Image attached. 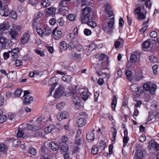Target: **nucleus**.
<instances>
[{"instance_id":"obj_1","label":"nucleus","mask_w":159,"mask_h":159,"mask_svg":"<svg viewBox=\"0 0 159 159\" xmlns=\"http://www.w3.org/2000/svg\"><path fill=\"white\" fill-rule=\"evenodd\" d=\"M98 59L97 68L100 70L107 69L109 62L108 57L105 54H101L99 56Z\"/></svg>"},{"instance_id":"obj_28","label":"nucleus","mask_w":159,"mask_h":159,"mask_svg":"<svg viewBox=\"0 0 159 159\" xmlns=\"http://www.w3.org/2000/svg\"><path fill=\"white\" fill-rule=\"evenodd\" d=\"M9 34L11 36L12 39H15L18 37L19 35L17 31L14 30H12L10 32Z\"/></svg>"},{"instance_id":"obj_44","label":"nucleus","mask_w":159,"mask_h":159,"mask_svg":"<svg viewBox=\"0 0 159 159\" xmlns=\"http://www.w3.org/2000/svg\"><path fill=\"white\" fill-rule=\"evenodd\" d=\"M36 30L39 36L41 37L43 36V34L44 32L43 31L40 27H36Z\"/></svg>"},{"instance_id":"obj_64","label":"nucleus","mask_w":159,"mask_h":159,"mask_svg":"<svg viewBox=\"0 0 159 159\" xmlns=\"http://www.w3.org/2000/svg\"><path fill=\"white\" fill-rule=\"evenodd\" d=\"M158 66L157 65H154L152 67L153 73L155 75L157 73V70L158 69Z\"/></svg>"},{"instance_id":"obj_17","label":"nucleus","mask_w":159,"mask_h":159,"mask_svg":"<svg viewBox=\"0 0 159 159\" xmlns=\"http://www.w3.org/2000/svg\"><path fill=\"white\" fill-rule=\"evenodd\" d=\"M33 97L30 95H27L25 97L24 100V103L26 105H28L33 101Z\"/></svg>"},{"instance_id":"obj_32","label":"nucleus","mask_w":159,"mask_h":159,"mask_svg":"<svg viewBox=\"0 0 159 159\" xmlns=\"http://www.w3.org/2000/svg\"><path fill=\"white\" fill-rule=\"evenodd\" d=\"M44 31H43V34L48 36L51 34L52 32L51 29L48 26H46L44 29Z\"/></svg>"},{"instance_id":"obj_49","label":"nucleus","mask_w":159,"mask_h":159,"mask_svg":"<svg viewBox=\"0 0 159 159\" xmlns=\"http://www.w3.org/2000/svg\"><path fill=\"white\" fill-rule=\"evenodd\" d=\"M15 64L16 66H19L22 64V62L21 60L16 59L15 60Z\"/></svg>"},{"instance_id":"obj_5","label":"nucleus","mask_w":159,"mask_h":159,"mask_svg":"<svg viewBox=\"0 0 159 159\" xmlns=\"http://www.w3.org/2000/svg\"><path fill=\"white\" fill-rule=\"evenodd\" d=\"M67 3L65 0H61L59 5V11L61 12H64V11H68Z\"/></svg>"},{"instance_id":"obj_58","label":"nucleus","mask_w":159,"mask_h":159,"mask_svg":"<svg viewBox=\"0 0 159 159\" xmlns=\"http://www.w3.org/2000/svg\"><path fill=\"white\" fill-rule=\"evenodd\" d=\"M150 36L151 38H155L157 36V33L155 31H152L150 33Z\"/></svg>"},{"instance_id":"obj_35","label":"nucleus","mask_w":159,"mask_h":159,"mask_svg":"<svg viewBox=\"0 0 159 159\" xmlns=\"http://www.w3.org/2000/svg\"><path fill=\"white\" fill-rule=\"evenodd\" d=\"M98 150V147L97 145H94L92 147L91 153L93 155L97 154Z\"/></svg>"},{"instance_id":"obj_53","label":"nucleus","mask_w":159,"mask_h":159,"mask_svg":"<svg viewBox=\"0 0 159 159\" xmlns=\"http://www.w3.org/2000/svg\"><path fill=\"white\" fill-rule=\"evenodd\" d=\"M68 140V138L66 136H64L61 139L60 141V143H66Z\"/></svg>"},{"instance_id":"obj_52","label":"nucleus","mask_w":159,"mask_h":159,"mask_svg":"<svg viewBox=\"0 0 159 159\" xmlns=\"http://www.w3.org/2000/svg\"><path fill=\"white\" fill-rule=\"evenodd\" d=\"M75 46V44L74 42L71 41L68 43V48L69 49H71L74 48Z\"/></svg>"},{"instance_id":"obj_33","label":"nucleus","mask_w":159,"mask_h":159,"mask_svg":"<svg viewBox=\"0 0 159 159\" xmlns=\"http://www.w3.org/2000/svg\"><path fill=\"white\" fill-rule=\"evenodd\" d=\"M92 20L90 19L85 23H87L88 25L90 26L92 28H94L96 26V24L95 22L92 21Z\"/></svg>"},{"instance_id":"obj_37","label":"nucleus","mask_w":159,"mask_h":159,"mask_svg":"<svg viewBox=\"0 0 159 159\" xmlns=\"http://www.w3.org/2000/svg\"><path fill=\"white\" fill-rule=\"evenodd\" d=\"M71 77L69 75H65L62 77V80L67 83H69L71 81Z\"/></svg>"},{"instance_id":"obj_22","label":"nucleus","mask_w":159,"mask_h":159,"mask_svg":"<svg viewBox=\"0 0 159 159\" xmlns=\"http://www.w3.org/2000/svg\"><path fill=\"white\" fill-rule=\"evenodd\" d=\"M67 112L65 111L61 113L59 116L57 117V119L60 121L63 119H66L67 117Z\"/></svg>"},{"instance_id":"obj_29","label":"nucleus","mask_w":159,"mask_h":159,"mask_svg":"<svg viewBox=\"0 0 159 159\" xmlns=\"http://www.w3.org/2000/svg\"><path fill=\"white\" fill-rule=\"evenodd\" d=\"M8 53L9 57H11V59L12 61H15L16 59H17L18 57V55L13 53L11 50L8 51Z\"/></svg>"},{"instance_id":"obj_60","label":"nucleus","mask_w":159,"mask_h":159,"mask_svg":"<svg viewBox=\"0 0 159 159\" xmlns=\"http://www.w3.org/2000/svg\"><path fill=\"white\" fill-rule=\"evenodd\" d=\"M154 86L155 85H154V86L150 87V88H149V90H150V93L152 94H153L156 90V89L155 88Z\"/></svg>"},{"instance_id":"obj_40","label":"nucleus","mask_w":159,"mask_h":159,"mask_svg":"<svg viewBox=\"0 0 159 159\" xmlns=\"http://www.w3.org/2000/svg\"><path fill=\"white\" fill-rule=\"evenodd\" d=\"M29 152L34 156H35L37 153V150L34 148L30 147L29 149Z\"/></svg>"},{"instance_id":"obj_38","label":"nucleus","mask_w":159,"mask_h":159,"mask_svg":"<svg viewBox=\"0 0 159 159\" xmlns=\"http://www.w3.org/2000/svg\"><path fill=\"white\" fill-rule=\"evenodd\" d=\"M137 7L135 9L134 11V13L135 15H138L141 13V8L139 5H137Z\"/></svg>"},{"instance_id":"obj_43","label":"nucleus","mask_w":159,"mask_h":159,"mask_svg":"<svg viewBox=\"0 0 159 159\" xmlns=\"http://www.w3.org/2000/svg\"><path fill=\"white\" fill-rule=\"evenodd\" d=\"M9 15L12 19H16L17 18V14L16 11H12L9 13Z\"/></svg>"},{"instance_id":"obj_48","label":"nucleus","mask_w":159,"mask_h":159,"mask_svg":"<svg viewBox=\"0 0 159 159\" xmlns=\"http://www.w3.org/2000/svg\"><path fill=\"white\" fill-rule=\"evenodd\" d=\"M146 15H144V14L143 13L141 12L140 14L138 15V18L139 20H142V19H145L146 18Z\"/></svg>"},{"instance_id":"obj_10","label":"nucleus","mask_w":159,"mask_h":159,"mask_svg":"<svg viewBox=\"0 0 159 159\" xmlns=\"http://www.w3.org/2000/svg\"><path fill=\"white\" fill-rule=\"evenodd\" d=\"M114 17H112L110 19L111 20L109 21L107 23V27L105 25H103V30L106 31L108 29V27L110 29H113V25L114 23Z\"/></svg>"},{"instance_id":"obj_12","label":"nucleus","mask_w":159,"mask_h":159,"mask_svg":"<svg viewBox=\"0 0 159 159\" xmlns=\"http://www.w3.org/2000/svg\"><path fill=\"white\" fill-rule=\"evenodd\" d=\"M30 39V35L29 34L25 33L22 36L20 39L21 43L24 44L27 43Z\"/></svg>"},{"instance_id":"obj_46","label":"nucleus","mask_w":159,"mask_h":159,"mask_svg":"<svg viewBox=\"0 0 159 159\" xmlns=\"http://www.w3.org/2000/svg\"><path fill=\"white\" fill-rule=\"evenodd\" d=\"M112 137L111 138V140L112 141H114L116 138V135L117 131L116 129L114 128L113 129L112 131Z\"/></svg>"},{"instance_id":"obj_13","label":"nucleus","mask_w":159,"mask_h":159,"mask_svg":"<svg viewBox=\"0 0 159 159\" xmlns=\"http://www.w3.org/2000/svg\"><path fill=\"white\" fill-rule=\"evenodd\" d=\"M73 102L77 108L78 109H79L80 106V97L77 96L74 97L73 99Z\"/></svg>"},{"instance_id":"obj_47","label":"nucleus","mask_w":159,"mask_h":159,"mask_svg":"<svg viewBox=\"0 0 159 159\" xmlns=\"http://www.w3.org/2000/svg\"><path fill=\"white\" fill-rule=\"evenodd\" d=\"M150 45L149 42L147 41H145L142 44V46L143 48H147L149 47Z\"/></svg>"},{"instance_id":"obj_45","label":"nucleus","mask_w":159,"mask_h":159,"mask_svg":"<svg viewBox=\"0 0 159 159\" xmlns=\"http://www.w3.org/2000/svg\"><path fill=\"white\" fill-rule=\"evenodd\" d=\"M96 73L99 76L102 77V79L104 78L107 76V74L106 73H103L102 71H97Z\"/></svg>"},{"instance_id":"obj_9","label":"nucleus","mask_w":159,"mask_h":159,"mask_svg":"<svg viewBox=\"0 0 159 159\" xmlns=\"http://www.w3.org/2000/svg\"><path fill=\"white\" fill-rule=\"evenodd\" d=\"M63 92V87L61 86H60L55 90L54 94V97L56 98H58L62 95Z\"/></svg>"},{"instance_id":"obj_57","label":"nucleus","mask_w":159,"mask_h":159,"mask_svg":"<svg viewBox=\"0 0 159 159\" xmlns=\"http://www.w3.org/2000/svg\"><path fill=\"white\" fill-rule=\"evenodd\" d=\"M150 0H148L145 2V5L146 7L150 9L151 7L152 3L150 2Z\"/></svg>"},{"instance_id":"obj_11","label":"nucleus","mask_w":159,"mask_h":159,"mask_svg":"<svg viewBox=\"0 0 159 159\" xmlns=\"http://www.w3.org/2000/svg\"><path fill=\"white\" fill-rule=\"evenodd\" d=\"M94 131V130H93L87 134L86 138L89 142H91L94 139L95 136L93 133Z\"/></svg>"},{"instance_id":"obj_8","label":"nucleus","mask_w":159,"mask_h":159,"mask_svg":"<svg viewBox=\"0 0 159 159\" xmlns=\"http://www.w3.org/2000/svg\"><path fill=\"white\" fill-rule=\"evenodd\" d=\"M104 8L105 12L108 15L109 17H111L113 15V12L111 9V7L109 3L106 4L104 5Z\"/></svg>"},{"instance_id":"obj_6","label":"nucleus","mask_w":159,"mask_h":159,"mask_svg":"<svg viewBox=\"0 0 159 159\" xmlns=\"http://www.w3.org/2000/svg\"><path fill=\"white\" fill-rule=\"evenodd\" d=\"M57 28H55L53 30L52 35L54 39L56 40L60 39L62 36V32L60 30H57Z\"/></svg>"},{"instance_id":"obj_20","label":"nucleus","mask_w":159,"mask_h":159,"mask_svg":"<svg viewBox=\"0 0 159 159\" xmlns=\"http://www.w3.org/2000/svg\"><path fill=\"white\" fill-rule=\"evenodd\" d=\"M49 148L53 151L57 150L59 147L58 144L55 142H51L49 144Z\"/></svg>"},{"instance_id":"obj_31","label":"nucleus","mask_w":159,"mask_h":159,"mask_svg":"<svg viewBox=\"0 0 159 159\" xmlns=\"http://www.w3.org/2000/svg\"><path fill=\"white\" fill-rule=\"evenodd\" d=\"M61 152L62 154L64 152H66L68 149V146L66 145H60Z\"/></svg>"},{"instance_id":"obj_24","label":"nucleus","mask_w":159,"mask_h":159,"mask_svg":"<svg viewBox=\"0 0 159 159\" xmlns=\"http://www.w3.org/2000/svg\"><path fill=\"white\" fill-rule=\"evenodd\" d=\"M125 75L127 79L130 81L132 80V73L130 70H127L125 72Z\"/></svg>"},{"instance_id":"obj_7","label":"nucleus","mask_w":159,"mask_h":159,"mask_svg":"<svg viewBox=\"0 0 159 159\" xmlns=\"http://www.w3.org/2000/svg\"><path fill=\"white\" fill-rule=\"evenodd\" d=\"M4 33L0 31V43L2 44L1 47L3 49L5 48L6 46L7 39L4 36Z\"/></svg>"},{"instance_id":"obj_15","label":"nucleus","mask_w":159,"mask_h":159,"mask_svg":"<svg viewBox=\"0 0 159 159\" xmlns=\"http://www.w3.org/2000/svg\"><path fill=\"white\" fill-rule=\"evenodd\" d=\"M85 120L83 118H79L76 120V125L78 127L83 126L85 125Z\"/></svg>"},{"instance_id":"obj_30","label":"nucleus","mask_w":159,"mask_h":159,"mask_svg":"<svg viewBox=\"0 0 159 159\" xmlns=\"http://www.w3.org/2000/svg\"><path fill=\"white\" fill-rule=\"evenodd\" d=\"M8 25L7 23H5L3 24H1L0 25V31H4L8 29Z\"/></svg>"},{"instance_id":"obj_16","label":"nucleus","mask_w":159,"mask_h":159,"mask_svg":"<svg viewBox=\"0 0 159 159\" xmlns=\"http://www.w3.org/2000/svg\"><path fill=\"white\" fill-rule=\"evenodd\" d=\"M57 80V78L55 77L50 78L48 82L49 84L52 87H55L58 83V81Z\"/></svg>"},{"instance_id":"obj_63","label":"nucleus","mask_w":159,"mask_h":159,"mask_svg":"<svg viewBox=\"0 0 159 159\" xmlns=\"http://www.w3.org/2000/svg\"><path fill=\"white\" fill-rule=\"evenodd\" d=\"M146 139V137L145 135L142 134L139 137V141L141 142H144Z\"/></svg>"},{"instance_id":"obj_42","label":"nucleus","mask_w":159,"mask_h":159,"mask_svg":"<svg viewBox=\"0 0 159 159\" xmlns=\"http://www.w3.org/2000/svg\"><path fill=\"white\" fill-rule=\"evenodd\" d=\"M75 16L74 14H69L67 16V18L70 21H72L75 20Z\"/></svg>"},{"instance_id":"obj_26","label":"nucleus","mask_w":159,"mask_h":159,"mask_svg":"<svg viewBox=\"0 0 159 159\" xmlns=\"http://www.w3.org/2000/svg\"><path fill=\"white\" fill-rule=\"evenodd\" d=\"M88 90L85 91H82L80 93V96L83 100L85 101L88 98L89 95L87 92Z\"/></svg>"},{"instance_id":"obj_3","label":"nucleus","mask_w":159,"mask_h":159,"mask_svg":"<svg viewBox=\"0 0 159 159\" xmlns=\"http://www.w3.org/2000/svg\"><path fill=\"white\" fill-rule=\"evenodd\" d=\"M130 89L131 91L136 92L137 95H140L143 93L142 87L139 86L136 84H133L131 85Z\"/></svg>"},{"instance_id":"obj_14","label":"nucleus","mask_w":159,"mask_h":159,"mask_svg":"<svg viewBox=\"0 0 159 159\" xmlns=\"http://www.w3.org/2000/svg\"><path fill=\"white\" fill-rule=\"evenodd\" d=\"M2 8L0 9V14L4 16H7L8 15L9 9L7 8V6L6 5L2 7Z\"/></svg>"},{"instance_id":"obj_54","label":"nucleus","mask_w":159,"mask_h":159,"mask_svg":"<svg viewBox=\"0 0 159 159\" xmlns=\"http://www.w3.org/2000/svg\"><path fill=\"white\" fill-rule=\"evenodd\" d=\"M100 144L99 149L102 150L106 146V143L104 141H102L100 142Z\"/></svg>"},{"instance_id":"obj_4","label":"nucleus","mask_w":159,"mask_h":159,"mask_svg":"<svg viewBox=\"0 0 159 159\" xmlns=\"http://www.w3.org/2000/svg\"><path fill=\"white\" fill-rule=\"evenodd\" d=\"M141 53L139 52L135 51L132 54L130 58L131 63H135L136 61H139L140 59Z\"/></svg>"},{"instance_id":"obj_59","label":"nucleus","mask_w":159,"mask_h":159,"mask_svg":"<svg viewBox=\"0 0 159 159\" xmlns=\"http://www.w3.org/2000/svg\"><path fill=\"white\" fill-rule=\"evenodd\" d=\"M57 21L60 26H62L64 24V21L62 18L61 17L58 19Z\"/></svg>"},{"instance_id":"obj_23","label":"nucleus","mask_w":159,"mask_h":159,"mask_svg":"<svg viewBox=\"0 0 159 159\" xmlns=\"http://www.w3.org/2000/svg\"><path fill=\"white\" fill-rule=\"evenodd\" d=\"M117 99L116 96H114L113 99L111 103V108L113 111H115V108L116 105Z\"/></svg>"},{"instance_id":"obj_21","label":"nucleus","mask_w":159,"mask_h":159,"mask_svg":"<svg viewBox=\"0 0 159 159\" xmlns=\"http://www.w3.org/2000/svg\"><path fill=\"white\" fill-rule=\"evenodd\" d=\"M144 158L143 152L140 150H138L135 153V159H140Z\"/></svg>"},{"instance_id":"obj_19","label":"nucleus","mask_w":159,"mask_h":159,"mask_svg":"<svg viewBox=\"0 0 159 159\" xmlns=\"http://www.w3.org/2000/svg\"><path fill=\"white\" fill-rule=\"evenodd\" d=\"M7 140L12 142L13 146L14 147L18 145L20 143V140L18 139H14L13 138H8Z\"/></svg>"},{"instance_id":"obj_25","label":"nucleus","mask_w":159,"mask_h":159,"mask_svg":"<svg viewBox=\"0 0 159 159\" xmlns=\"http://www.w3.org/2000/svg\"><path fill=\"white\" fill-rule=\"evenodd\" d=\"M56 10L55 8L52 7L47 8L46 10L47 13L50 15L54 14L56 12Z\"/></svg>"},{"instance_id":"obj_56","label":"nucleus","mask_w":159,"mask_h":159,"mask_svg":"<svg viewBox=\"0 0 159 159\" xmlns=\"http://www.w3.org/2000/svg\"><path fill=\"white\" fill-rule=\"evenodd\" d=\"M24 133L22 130H18L16 134L17 136L19 138H21L23 137Z\"/></svg>"},{"instance_id":"obj_2","label":"nucleus","mask_w":159,"mask_h":159,"mask_svg":"<svg viewBox=\"0 0 159 159\" xmlns=\"http://www.w3.org/2000/svg\"><path fill=\"white\" fill-rule=\"evenodd\" d=\"M91 7L87 6L83 9L82 12L83 16L81 19V21L82 23H85L90 19H93V14L91 10Z\"/></svg>"},{"instance_id":"obj_39","label":"nucleus","mask_w":159,"mask_h":159,"mask_svg":"<svg viewBox=\"0 0 159 159\" xmlns=\"http://www.w3.org/2000/svg\"><path fill=\"white\" fill-rule=\"evenodd\" d=\"M22 92V90L21 89H17L15 90V92H14V95L16 97H19Z\"/></svg>"},{"instance_id":"obj_34","label":"nucleus","mask_w":159,"mask_h":159,"mask_svg":"<svg viewBox=\"0 0 159 159\" xmlns=\"http://www.w3.org/2000/svg\"><path fill=\"white\" fill-rule=\"evenodd\" d=\"M41 5L44 7H49L51 4L50 2L48 0H43L41 2Z\"/></svg>"},{"instance_id":"obj_55","label":"nucleus","mask_w":159,"mask_h":159,"mask_svg":"<svg viewBox=\"0 0 159 159\" xmlns=\"http://www.w3.org/2000/svg\"><path fill=\"white\" fill-rule=\"evenodd\" d=\"M7 118L6 116L1 115L0 116V124L3 123L6 120Z\"/></svg>"},{"instance_id":"obj_18","label":"nucleus","mask_w":159,"mask_h":159,"mask_svg":"<svg viewBox=\"0 0 159 159\" xmlns=\"http://www.w3.org/2000/svg\"><path fill=\"white\" fill-rule=\"evenodd\" d=\"M8 147L5 144L0 143V153L5 154L7 151Z\"/></svg>"},{"instance_id":"obj_41","label":"nucleus","mask_w":159,"mask_h":159,"mask_svg":"<svg viewBox=\"0 0 159 159\" xmlns=\"http://www.w3.org/2000/svg\"><path fill=\"white\" fill-rule=\"evenodd\" d=\"M65 103L64 102H61L57 104L56 106V108L59 111L61 110L64 108Z\"/></svg>"},{"instance_id":"obj_27","label":"nucleus","mask_w":159,"mask_h":159,"mask_svg":"<svg viewBox=\"0 0 159 159\" xmlns=\"http://www.w3.org/2000/svg\"><path fill=\"white\" fill-rule=\"evenodd\" d=\"M54 129L55 127L54 126L52 125H50L45 128L44 130V132L46 134H48Z\"/></svg>"},{"instance_id":"obj_62","label":"nucleus","mask_w":159,"mask_h":159,"mask_svg":"<svg viewBox=\"0 0 159 159\" xmlns=\"http://www.w3.org/2000/svg\"><path fill=\"white\" fill-rule=\"evenodd\" d=\"M35 52L39 55L43 57L44 56V52L37 49L35 50Z\"/></svg>"},{"instance_id":"obj_51","label":"nucleus","mask_w":159,"mask_h":159,"mask_svg":"<svg viewBox=\"0 0 159 159\" xmlns=\"http://www.w3.org/2000/svg\"><path fill=\"white\" fill-rule=\"evenodd\" d=\"M76 48L78 52H80L83 50L82 46L80 44H78L76 46Z\"/></svg>"},{"instance_id":"obj_61","label":"nucleus","mask_w":159,"mask_h":159,"mask_svg":"<svg viewBox=\"0 0 159 159\" xmlns=\"http://www.w3.org/2000/svg\"><path fill=\"white\" fill-rule=\"evenodd\" d=\"M14 43L12 42L11 40H8L7 39V41L6 45H7V47H9L12 46L14 44Z\"/></svg>"},{"instance_id":"obj_50","label":"nucleus","mask_w":159,"mask_h":159,"mask_svg":"<svg viewBox=\"0 0 159 159\" xmlns=\"http://www.w3.org/2000/svg\"><path fill=\"white\" fill-rule=\"evenodd\" d=\"M84 34L86 36L90 35L92 33L91 31L87 28H85L84 29Z\"/></svg>"},{"instance_id":"obj_36","label":"nucleus","mask_w":159,"mask_h":159,"mask_svg":"<svg viewBox=\"0 0 159 159\" xmlns=\"http://www.w3.org/2000/svg\"><path fill=\"white\" fill-rule=\"evenodd\" d=\"M60 48L61 51L62 50H64L67 48V44L65 41H62L60 44Z\"/></svg>"}]
</instances>
